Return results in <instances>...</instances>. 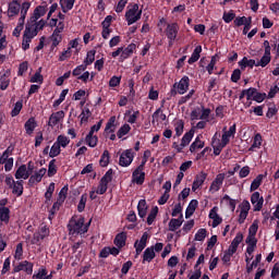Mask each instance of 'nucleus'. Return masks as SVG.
<instances>
[{
	"label": "nucleus",
	"instance_id": "nucleus-1",
	"mask_svg": "<svg viewBox=\"0 0 279 279\" xmlns=\"http://www.w3.org/2000/svg\"><path fill=\"white\" fill-rule=\"evenodd\" d=\"M69 234H86L88 232V226H84V218L76 220L71 218L68 225Z\"/></svg>",
	"mask_w": 279,
	"mask_h": 279
},
{
	"label": "nucleus",
	"instance_id": "nucleus-2",
	"mask_svg": "<svg viewBox=\"0 0 279 279\" xmlns=\"http://www.w3.org/2000/svg\"><path fill=\"white\" fill-rule=\"evenodd\" d=\"M141 16H143V10L138 9L137 3H133L128 7V11L125 13V20L128 25H134V23L141 21Z\"/></svg>",
	"mask_w": 279,
	"mask_h": 279
},
{
	"label": "nucleus",
	"instance_id": "nucleus-3",
	"mask_svg": "<svg viewBox=\"0 0 279 279\" xmlns=\"http://www.w3.org/2000/svg\"><path fill=\"white\" fill-rule=\"evenodd\" d=\"M193 136H195V130L192 129L183 135L181 144H178V142L172 144L173 149H177L178 154H182L184 147L189 146L193 141Z\"/></svg>",
	"mask_w": 279,
	"mask_h": 279
},
{
	"label": "nucleus",
	"instance_id": "nucleus-4",
	"mask_svg": "<svg viewBox=\"0 0 279 279\" xmlns=\"http://www.w3.org/2000/svg\"><path fill=\"white\" fill-rule=\"evenodd\" d=\"M134 156L135 153L132 148L123 150L119 159L120 167H130L134 162Z\"/></svg>",
	"mask_w": 279,
	"mask_h": 279
},
{
	"label": "nucleus",
	"instance_id": "nucleus-5",
	"mask_svg": "<svg viewBox=\"0 0 279 279\" xmlns=\"http://www.w3.org/2000/svg\"><path fill=\"white\" fill-rule=\"evenodd\" d=\"M178 32H180L178 23L167 24L166 36L169 39V45H173V41L178 38Z\"/></svg>",
	"mask_w": 279,
	"mask_h": 279
},
{
	"label": "nucleus",
	"instance_id": "nucleus-6",
	"mask_svg": "<svg viewBox=\"0 0 279 279\" xmlns=\"http://www.w3.org/2000/svg\"><path fill=\"white\" fill-rule=\"evenodd\" d=\"M19 271H25L27 276H32L34 274V264L27 260L21 262L13 268V274H19Z\"/></svg>",
	"mask_w": 279,
	"mask_h": 279
},
{
	"label": "nucleus",
	"instance_id": "nucleus-7",
	"mask_svg": "<svg viewBox=\"0 0 279 279\" xmlns=\"http://www.w3.org/2000/svg\"><path fill=\"white\" fill-rule=\"evenodd\" d=\"M251 204L254 206V213H259V210H263V204H265V198L260 196L259 192H254L251 196Z\"/></svg>",
	"mask_w": 279,
	"mask_h": 279
},
{
	"label": "nucleus",
	"instance_id": "nucleus-8",
	"mask_svg": "<svg viewBox=\"0 0 279 279\" xmlns=\"http://www.w3.org/2000/svg\"><path fill=\"white\" fill-rule=\"evenodd\" d=\"M47 236H49V228H47V226H44L40 228V230L38 232H35L32 239V244L33 245H38V243H40V241H44L45 239H47Z\"/></svg>",
	"mask_w": 279,
	"mask_h": 279
},
{
	"label": "nucleus",
	"instance_id": "nucleus-9",
	"mask_svg": "<svg viewBox=\"0 0 279 279\" xmlns=\"http://www.w3.org/2000/svg\"><path fill=\"white\" fill-rule=\"evenodd\" d=\"M190 82L189 76H183L179 83L173 84V88H177L179 95H184L189 90Z\"/></svg>",
	"mask_w": 279,
	"mask_h": 279
},
{
	"label": "nucleus",
	"instance_id": "nucleus-10",
	"mask_svg": "<svg viewBox=\"0 0 279 279\" xmlns=\"http://www.w3.org/2000/svg\"><path fill=\"white\" fill-rule=\"evenodd\" d=\"M47 173V170L45 168H41L39 171L35 172L33 175L28 179V185L34 186V184H38L43 182V178H45Z\"/></svg>",
	"mask_w": 279,
	"mask_h": 279
},
{
	"label": "nucleus",
	"instance_id": "nucleus-11",
	"mask_svg": "<svg viewBox=\"0 0 279 279\" xmlns=\"http://www.w3.org/2000/svg\"><path fill=\"white\" fill-rule=\"evenodd\" d=\"M36 36H38V31L34 29V26L31 24H26L23 40L29 44L32 43V39L36 38Z\"/></svg>",
	"mask_w": 279,
	"mask_h": 279
},
{
	"label": "nucleus",
	"instance_id": "nucleus-12",
	"mask_svg": "<svg viewBox=\"0 0 279 279\" xmlns=\"http://www.w3.org/2000/svg\"><path fill=\"white\" fill-rule=\"evenodd\" d=\"M219 207L215 206L209 211V219H213L211 227L217 228V226H221L223 219L219 217Z\"/></svg>",
	"mask_w": 279,
	"mask_h": 279
},
{
	"label": "nucleus",
	"instance_id": "nucleus-13",
	"mask_svg": "<svg viewBox=\"0 0 279 279\" xmlns=\"http://www.w3.org/2000/svg\"><path fill=\"white\" fill-rule=\"evenodd\" d=\"M47 14V5H38L31 16L29 21L31 23H36L38 19L41 16H45Z\"/></svg>",
	"mask_w": 279,
	"mask_h": 279
},
{
	"label": "nucleus",
	"instance_id": "nucleus-14",
	"mask_svg": "<svg viewBox=\"0 0 279 279\" xmlns=\"http://www.w3.org/2000/svg\"><path fill=\"white\" fill-rule=\"evenodd\" d=\"M62 119H64V111L61 110V111L53 112L49 117L48 125L50 128H56V125H58V123H60Z\"/></svg>",
	"mask_w": 279,
	"mask_h": 279
},
{
	"label": "nucleus",
	"instance_id": "nucleus-15",
	"mask_svg": "<svg viewBox=\"0 0 279 279\" xmlns=\"http://www.w3.org/2000/svg\"><path fill=\"white\" fill-rule=\"evenodd\" d=\"M223 180H226L225 173L217 174L216 179L213 181L209 191H213V193H217L223 184Z\"/></svg>",
	"mask_w": 279,
	"mask_h": 279
},
{
	"label": "nucleus",
	"instance_id": "nucleus-16",
	"mask_svg": "<svg viewBox=\"0 0 279 279\" xmlns=\"http://www.w3.org/2000/svg\"><path fill=\"white\" fill-rule=\"evenodd\" d=\"M19 12H21V3H19V0L11 1L8 9L9 19H12V16H19Z\"/></svg>",
	"mask_w": 279,
	"mask_h": 279
},
{
	"label": "nucleus",
	"instance_id": "nucleus-17",
	"mask_svg": "<svg viewBox=\"0 0 279 279\" xmlns=\"http://www.w3.org/2000/svg\"><path fill=\"white\" fill-rule=\"evenodd\" d=\"M132 182L140 186L143 185L145 183V170L138 171V168H136L132 173Z\"/></svg>",
	"mask_w": 279,
	"mask_h": 279
},
{
	"label": "nucleus",
	"instance_id": "nucleus-18",
	"mask_svg": "<svg viewBox=\"0 0 279 279\" xmlns=\"http://www.w3.org/2000/svg\"><path fill=\"white\" fill-rule=\"evenodd\" d=\"M29 175H32V172L27 171V166L22 165L17 168L15 171V179L16 180H27L29 179Z\"/></svg>",
	"mask_w": 279,
	"mask_h": 279
},
{
	"label": "nucleus",
	"instance_id": "nucleus-19",
	"mask_svg": "<svg viewBox=\"0 0 279 279\" xmlns=\"http://www.w3.org/2000/svg\"><path fill=\"white\" fill-rule=\"evenodd\" d=\"M206 178H208V173L206 172H201L199 174H197L195 177V180L192 184V191L195 193V191H197V189H199V186H202V184H204V182H206Z\"/></svg>",
	"mask_w": 279,
	"mask_h": 279
},
{
	"label": "nucleus",
	"instance_id": "nucleus-20",
	"mask_svg": "<svg viewBox=\"0 0 279 279\" xmlns=\"http://www.w3.org/2000/svg\"><path fill=\"white\" fill-rule=\"evenodd\" d=\"M136 51V44H131L126 48H122V53L120 54V61L128 60L132 53Z\"/></svg>",
	"mask_w": 279,
	"mask_h": 279
},
{
	"label": "nucleus",
	"instance_id": "nucleus-21",
	"mask_svg": "<svg viewBox=\"0 0 279 279\" xmlns=\"http://www.w3.org/2000/svg\"><path fill=\"white\" fill-rule=\"evenodd\" d=\"M184 223V216L181 214L178 219L172 218L169 222L170 232H175Z\"/></svg>",
	"mask_w": 279,
	"mask_h": 279
},
{
	"label": "nucleus",
	"instance_id": "nucleus-22",
	"mask_svg": "<svg viewBox=\"0 0 279 279\" xmlns=\"http://www.w3.org/2000/svg\"><path fill=\"white\" fill-rule=\"evenodd\" d=\"M38 124L36 123V118H29L24 124L26 134H28V136H32Z\"/></svg>",
	"mask_w": 279,
	"mask_h": 279
},
{
	"label": "nucleus",
	"instance_id": "nucleus-23",
	"mask_svg": "<svg viewBox=\"0 0 279 279\" xmlns=\"http://www.w3.org/2000/svg\"><path fill=\"white\" fill-rule=\"evenodd\" d=\"M211 145L214 148L215 156H219L223 147H226L221 144V140L217 138V134L213 137Z\"/></svg>",
	"mask_w": 279,
	"mask_h": 279
},
{
	"label": "nucleus",
	"instance_id": "nucleus-24",
	"mask_svg": "<svg viewBox=\"0 0 279 279\" xmlns=\"http://www.w3.org/2000/svg\"><path fill=\"white\" fill-rule=\"evenodd\" d=\"M156 258V252H154V246L147 247L143 254V263H151Z\"/></svg>",
	"mask_w": 279,
	"mask_h": 279
},
{
	"label": "nucleus",
	"instance_id": "nucleus-25",
	"mask_svg": "<svg viewBox=\"0 0 279 279\" xmlns=\"http://www.w3.org/2000/svg\"><path fill=\"white\" fill-rule=\"evenodd\" d=\"M198 202L197 199H192L186 208L185 211V219H189L191 217H193V215L195 214V210H197V206H198Z\"/></svg>",
	"mask_w": 279,
	"mask_h": 279
},
{
	"label": "nucleus",
	"instance_id": "nucleus-26",
	"mask_svg": "<svg viewBox=\"0 0 279 279\" xmlns=\"http://www.w3.org/2000/svg\"><path fill=\"white\" fill-rule=\"evenodd\" d=\"M239 66L242 71H245L247 66H250V69H254V66H256V60L244 57L241 61H239Z\"/></svg>",
	"mask_w": 279,
	"mask_h": 279
},
{
	"label": "nucleus",
	"instance_id": "nucleus-27",
	"mask_svg": "<svg viewBox=\"0 0 279 279\" xmlns=\"http://www.w3.org/2000/svg\"><path fill=\"white\" fill-rule=\"evenodd\" d=\"M128 240V235L125 232L118 233L114 238V245L119 248L125 247V241Z\"/></svg>",
	"mask_w": 279,
	"mask_h": 279
},
{
	"label": "nucleus",
	"instance_id": "nucleus-28",
	"mask_svg": "<svg viewBox=\"0 0 279 279\" xmlns=\"http://www.w3.org/2000/svg\"><path fill=\"white\" fill-rule=\"evenodd\" d=\"M23 180H19V181H15L14 184L12 185V193L13 195H16L17 197H21V195H23Z\"/></svg>",
	"mask_w": 279,
	"mask_h": 279
},
{
	"label": "nucleus",
	"instance_id": "nucleus-29",
	"mask_svg": "<svg viewBox=\"0 0 279 279\" xmlns=\"http://www.w3.org/2000/svg\"><path fill=\"white\" fill-rule=\"evenodd\" d=\"M138 217L145 219L147 217V201L141 199L137 205Z\"/></svg>",
	"mask_w": 279,
	"mask_h": 279
},
{
	"label": "nucleus",
	"instance_id": "nucleus-30",
	"mask_svg": "<svg viewBox=\"0 0 279 279\" xmlns=\"http://www.w3.org/2000/svg\"><path fill=\"white\" fill-rule=\"evenodd\" d=\"M204 145L205 143L201 140L198 135L190 146L191 154H194V151H197V149H204Z\"/></svg>",
	"mask_w": 279,
	"mask_h": 279
},
{
	"label": "nucleus",
	"instance_id": "nucleus-31",
	"mask_svg": "<svg viewBox=\"0 0 279 279\" xmlns=\"http://www.w3.org/2000/svg\"><path fill=\"white\" fill-rule=\"evenodd\" d=\"M99 142V137L97 135H94L92 133H88L85 137V143L88 145V147H97V143Z\"/></svg>",
	"mask_w": 279,
	"mask_h": 279
},
{
	"label": "nucleus",
	"instance_id": "nucleus-32",
	"mask_svg": "<svg viewBox=\"0 0 279 279\" xmlns=\"http://www.w3.org/2000/svg\"><path fill=\"white\" fill-rule=\"evenodd\" d=\"M114 123H117V117L112 116L106 124L105 132H111L114 134V131L117 130V124Z\"/></svg>",
	"mask_w": 279,
	"mask_h": 279
},
{
	"label": "nucleus",
	"instance_id": "nucleus-33",
	"mask_svg": "<svg viewBox=\"0 0 279 279\" xmlns=\"http://www.w3.org/2000/svg\"><path fill=\"white\" fill-rule=\"evenodd\" d=\"M0 221H2L3 223H10V208H0Z\"/></svg>",
	"mask_w": 279,
	"mask_h": 279
},
{
	"label": "nucleus",
	"instance_id": "nucleus-34",
	"mask_svg": "<svg viewBox=\"0 0 279 279\" xmlns=\"http://www.w3.org/2000/svg\"><path fill=\"white\" fill-rule=\"evenodd\" d=\"M199 53H202V46H197V47L194 49V51H193L191 58H190L189 61H187L189 64H195V62H197V60H199V58H201Z\"/></svg>",
	"mask_w": 279,
	"mask_h": 279
},
{
	"label": "nucleus",
	"instance_id": "nucleus-35",
	"mask_svg": "<svg viewBox=\"0 0 279 279\" xmlns=\"http://www.w3.org/2000/svg\"><path fill=\"white\" fill-rule=\"evenodd\" d=\"M14 151V146L10 145L0 157V165H3L5 160H10V156H12Z\"/></svg>",
	"mask_w": 279,
	"mask_h": 279
},
{
	"label": "nucleus",
	"instance_id": "nucleus-36",
	"mask_svg": "<svg viewBox=\"0 0 279 279\" xmlns=\"http://www.w3.org/2000/svg\"><path fill=\"white\" fill-rule=\"evenodd\" d=\"M26 24L32 25V32H34V29H36L37 34L39 31L45 28V25H47V21L45 20H40L39 22H34L32 23V21L29 20V22H27Z\"/></svg>",
	"mask_w": 279,
	"mask_h": 279
},
{
	"label": "nucleus",
	"instance_id": "nucleus-37",
	"mask_svg": "<svg viewBox=\"0 0 279 279\" xmlns=\"http://www.w3.org/2000/svg\"><path fill=\"white\" fill-rule=\"evenodd\" d=\"M97 53L96 50H89L87 52V57L85 58V60L83 61V64L85 66H90V64H93L95 62V54Z\"/></svg>",
	"mask_w": 279,
	"mask_h": 279
},
{
	"label": "nucleus",
	"instance_id": "nucleus-38",
	"mask_svg": "<svg viewBox=\"0 0 279 279\" xmlns=\"http://www.w3.org/2000/svg\"><path fill=\"white\" fill-rule=\"evenodd\" d=\"M29 8H32V3L29 2L22 3V5L20 7V10H21L20 21H25L27 16V12L29 11Z\"/></svg>",
	"mask_w": 279,
	"mask_h": 279
},
{
	"label": "nucleus",
	"instance_id": "nucleus-39",
	"mask_svg": "<svg viewBox=\"0 0 279 279\" xmlns=\"http://www.w3.org/2000/svg\"><path fill=\"white\" fill-rule=\"evenodd\" d=\"M158 117L161 121H167V114L162 113V109L159 108L153 113V125H155L156 121H158Z\"/></svg>",
	"mask_w": 279,
	"mask_h": 279
},
{
	"label": "nucleus",
	"instance_id": "nucleus-40",
	"mask_svg": "<svg viewBox=\"0 0 279 279\" xmlns=\"http://www.w3.org/2000/svg\"><path fill=\"white\" fill-rule=\"evenodd\" d=\"M269 62H271V54H267V52H265L262 59L255 64V66H262L265 69Z\"/></svg>",
	"mask_w": 279,
	"mask_h": 279
},
{
	"label": "nucleus",
	"instance_id": "nucleus-41",
	"mask_svg": "<svg viewBox=\"0 0 279 279\" xmlns=\"http://www.w3.org/2000/svg\"><path fill=\"white\" fill-rule=\"evenodd\" d=\"M263 178H265L263 174H258L251 184V193L258 190L260 184H263Z\"/></svg>",
	"mask_w": 279,
	"mask_h": 279
},
{
	"label": "nucleus",
	"instance_id": "nucleus-42",
	"mask_svg": "<svg viewBox=\"0 0 279 279\" xmlns=\"http://www.w3.org/2000/svg\"><path fill=\"white\" fill-rule=\"evenodd\" d=\"M61 206H62V203L60 201H57L56 203H53L48 216L50 221L53 219V217H56V213L60 210Z\"/></svg>",
	"mask_w": 279,
	"mask_h": 279
},
{
	"label": "nucleus",
	"instance_id": "nucleus-43",
	"mask_svg": "<svg viewBox=\"0 0 279 279\" xmlns=\"http://www.w3.org/2000/svg\"><path fill=\"white\" fill-rule=\"evenodd\" d=\"M100 167H106L107 165H110V151L104 150L100 160H99Z\"/></svg>",
	"mask_w": 279,
	"mask_h": 279
},
{
	"label": "nucleus",
	"instance_id": "nucleus-44",
	"mask_svg": "<svg viewBox=\"0 0 279 279\" xmlns=\"http://www.w3.org/2000/svg\"><path fill=\"white\" fill-rule=\"evenodd\" d=\"M156 217H158V206L154 207L148 217H147V225L151 226V223H154V221H156Z\"/></svg>",
	"mask_w": 279,
	"mask_h": 279
},
{
	"label": "nucleus",
	"instance_id": "nucleus-45",
	"mask_svg": "<svg viewBox=\"0 0 279 279\" xmlns=\"http://www.w3.org/2000/svg\"><path fill=\"white\" fill-rule=\"evenodd\" d=\"M58 173V167H56V159H52L48 166V178H53Z\"/></svg>",
	"mask_w": 279,
	"mask_h": 279
},
{
	"label": "nucleus",
	"instance_id": "nucleus-46",
	"mask_svg": "<svg viewBox=\"0 0 279 279\" xmlns=\"http://www.w3.org/2000/svg\"><path fill=\"white\" fill-rule=\"evenodd\" d=\"M174 130H175L177 136H182V134L184 132V121L177 120L174 123Z\"/></svg>",
	"mask_w": 279,
	"mask_h": 279
},
{
	"label": "nucleus",
	"instance_id": "nucleus-47",
	"mask_svg": "<svg viewBox=\"0 0 279 279\" xmlns=\"http://www.w3.org/2000/svg\"><path fill=\"white\" fill-rule=\"evenodd\" d=\"M86 202H88V194H83L77 205V210L80 213H84V209L86 208Z\"/></svg>",
	"mask_w": 279,
	"mask_h": 279
},
{
	"label": "nucleus",
	"instance_id": "nucleus-48",
	"mask_svg": "<svg viewBox=\"0 0 279 279\" xmlns=\"http://www.w3.org/2000/svg\"><path fill=\"white\" fill-rule=\"evenodd\" d=\"M69 143H71V140H69V137H66V135H59L57 137V145H59L60 147H66L69 145Z\"/></svg>",
	"mask_w": 279,
	"mask_h": 279
},
{
	"label": "nucleus",
	"instance_id": "nucleus-49",
	"mask_svg": "<svg viewBox=\"0 0 279 279\" xmlns=\"http://www.w3.org/2000/svg\"><path fill=\"white\" fill-rule=\"evenodd\" d=\"M130 130H132V128L130 126V124H124L122 125L118 133H117V136L118 138H123V136H125V134H129L130 133Z\"/></svg>",
	"mask_w": 279,
	"mask_h": 279
},
{
	"label": "nucleus",
	"instance_id": "nucleus-50",
	"mask_svg": "<svg viewBox=\"0 0 279 279\" xmlns=\"http://www.w3.org/2000/svg\"><path fill=\"white\" fill-rule=\"evenodd\" d=\"M60 144H57V142L51 146L50 151H49V156L50 158H56V156H60Z\"/></svg>",
	"mask_w": 279,
	"mask_h": 279
},
{
	"label": "nucleus",
	"instance_id": "nucleus-51",
	"mask_svg": "<svg viewBox=\"0 0 279 279\" xmlns=\"http://www.w3.org/2000/svg\"><path fill=\"white\" fill-rule=\"evenodd\" d=\"M23 27H25V21L19 20L17 26L13 31V36H15V38H19V36H21V32H23Z\"/></svg>",
	"mask_w": 279,
	"mask_h": 279
},
{
	"label": "nucleus",
	"instance_id": "nucleus-52",
	"mask_svg": "<svg viewBox=\"0 0 279 279\" xmlns=\"http://www.w3.org/2000/svg\"><path fill=\"white\" fill-rule=\"evenodd\" d=\"M21 110H23V101H17L11 111V117H19Z\"/></svg>",
	"mask_w": 279,
	"mask_h": 279
},
{
	"label": "nucleus",
	"instance_id": "nucleus-53",
	"mask_svg": "<svg viewBox=\"0 0 279 279\" xmlns=\"http://www.w3.org/2000/svg\"><path fill=\"white\" fill-rule=\"evenodd\" d=\"M217 58H219L218 54H215L214 57H211L209 64L206 66V70L208 71L209 75H213V71H215V64H217Z\"/></svg>",
	"mask_w": 279,
	"mask_h": 279
},
{
	"label": "nucleus",
	"instance_id": "nucleus-54",
	"mask_svg": "<svg viewBox=\"0 0 279 279\" xmlns=\"http://www.w3.org/2000/svg\"><path fill=\"white\" fill-rule=\"evenodd\" d=\"M86 69H88L84 63L76 66L73 71H72V75L74 77H80V75H82V73H84V71H86Z\"/></svg>",
	"mask_w": 279,
	"mask_h": 279
},
{
	"label": "nucleus",
	"instance_id": "nucleus-55",
	"mask_svg": "<svg viewBox=\"0 0 279 279\" xmlns=\"http://www.w3.org/2000/svg\"><path fill=\"white\" fill-rule=\"evenodd\" d=\"M236 17V14H234V11H229V12H225L223 13V21L225 23H232V21H234V19Z\"/></svg>",
	"mask_w": 279,
	"mask_h": 279
},
{
	"label": "nucleus",
	"instance_id": "nucleus-56",
	"mask_svg": "<svg viewBox=\"0 0 279 279\" xmlns=\"http://www.w3.org/2000/svg\"><path fill=\"white\" fill-rule=\"evenodd\" d=\"M50 40H52L51 49H56L58 45L62 43V35H51Z\"/></svg>",
	"mask_w": 279,
	"mask_h": 279
},
{
	"label": "nucleus",
	"instance_id": "nucleus-57",
	"mask_svg": "<svg viewBox=\"0 0 279 279\" xmlns=\"http://www.w3.org/2000/svg\"><path fill=\"white\" fill-rule=\"evenodd\" d=\"M43 68H39L38 71L32 76L31 82L33 84L39 83L43 84V76L40 75Z\"/></svg>",
	"mask_w": 279,
	"mask_h": 279
},
{
	"label": "nucleus",
	"instance_id": "nucleus-58",
	"mask_svg": "<svg viewBox=\"0 0 279 279\" xmlns=\"http://www.w3.org/2000/svg\"><path fill=\"white\" fill-rule=\"evenodd\" d=\"M68 193H69V185H64L59 193L58 202H60L61 204H64V199H66Z\"/></svg>",
	"mask_w": 279,
	"mask_h": 279
},
{
	"label": "nucleus",
	"instance_id": "nucleus-59",
	"mask_svg": "<svg viewBox=\"0 0 279 279\" xmlns=\"http://www.w3.org/2000/svg\"><path fill=\"white\" fill-rule=\"evenodd\" d=\"M47 276V268L41 267L36 274L33 275V279H44Z\"/></svg>",
	"mask_w": 279,
	"mask_h": 279
},
{
	"label": "nucleus",
	"instance_id": "nucleus-60",
	"mask_svg": "<svg viewBox=\"0 0 279 279\" xmlns=\"http://www.w3.org/2000/svg\"><path fill=\"white\" fill-rule=\"evenodd\" d=\"M112 173H113V171H112V169H109L106 173H105V175L101 178V182H104L105 184H110V182H112Z\"/></svg>",
	"mask_w": 279,
	"mask_h": 279
},
{
	"label": "nucleus",
	"instance_id": "nucleus-61",
	"mask_svg": "<svg viewBox=\"0 0 279 279\" xmlns=\"http://www.w3.org/2000/svg\"><path fill=\"white\" fill-rule=\"evenodd\" d=\"M8 86H10V78L5 77V74H3L0 78V88L7 90Z\"/></svg>",
	"mask_w": 279,
	"mask_h": 279
},
{
	"label": "nucleus",
	"instance_id": "nucleus-62",
	"mask_svg": "<svg viewBox=\"0 0 279 279\" xmlns=\"http://www.w3.org/2000/svg\"><path fill=\"white\" fill-rule=\"evenodd\" d=\"M256 232H258V220H254L252 226L248 229V235L256 236Z\"/></svg>",
	"mask_w": 279,
	"mask_h": 279
},
{
	"label": "nucleus",
	"instance_id": "nucleus-63",
	"mask_svg": "<svg viewBox=\"0 0 279 279\" xmlns=\"http://www.w3.org/2000/svg\"><path fill=\"white\" fill-rule=\"evenodd\" d=\"M121 84V76H112L109 81V86L111 88H117Z\"/></svg>",
	"mask_w": 279,
	"mask_h": 279
},
{
	"label": "nucleus",
	"instance_id": "nucleus-64",
	"mask_svg": "<svg viewBox=\"0 0 279 279\" xmlns=\"http://www.w3.org/2000/svg\"><path fill=\"white\" fill-rule=\"evenodd\" d=\"M206 229H199L195 234V241H204V239H206Z\"/></svg>",
	"mask_w": 279,
	"mask_h": 279
}]
</instances>
